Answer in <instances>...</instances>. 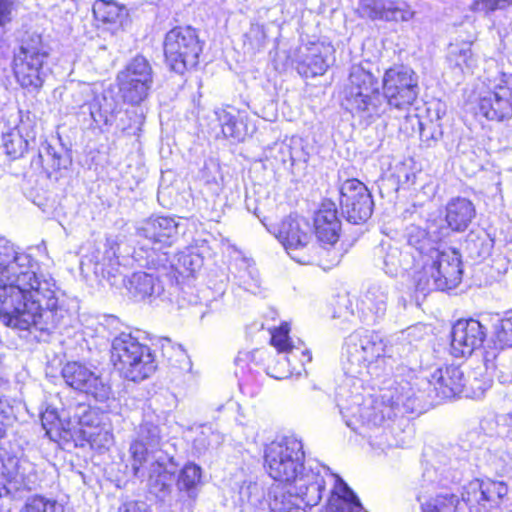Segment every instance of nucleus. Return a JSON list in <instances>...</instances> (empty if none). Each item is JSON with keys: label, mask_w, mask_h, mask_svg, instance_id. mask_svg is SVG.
I'll list each match as a JSON object with an SVG mask.
<instances>
[{"label": "nucleus", "mask_w": 512, "mask_h": 512, "mask_svg": "<svg viewBox=\"0 0 512 512\" xmlns=\"http://www.w3.org/2000/svg\"><path fill=\"white\" fill-rule=\"evenodd\" d=\"M112 360L124 378L133 382L144 381L157 370L150 347L130 334H121L113 340Z\"/></svg>", "instance_id": "423d86ee"}, {"label": "nucleus", "mask_w": 512, "mask_h": 512, "mask_svg": "<svg viewBox=\"0 0 512 512\" xmlns=\"http://www.w3.org/2000/svg\"><path fill=\"white\" fill-rule=\"evenodd\" d=\"M178 226L170 217L149 218L138 228V234L153 243L171 245L178 233Z\"/></svg>", "instance_id": "393cba45"}, {"label": "nucleus", "mask_w": 512, "mask_h": 512, "mask_svg": "<svg viewBox=\"0 0 512 512\" xmlns=\"http://www.w3.org/2000/svg\"><path fill=\"white\" fill-rule=\"evenodd\" d=\"M222 440V436L219 433L207 428L202 430L194 439L193 448L198 456H201L210 450L216 449L221 444Z\"/></svg>", "instance_id": "58836bf2"}, {"label": "nucleus", "mask_w": 512, "mask_h": 512, "mask_svg": "<svg viewBox=\"0 0 512 512\" xmlns=\"http://www.w3.org/2000/svg\"><path fill=\"white\" fill-rule=\"evenodd\" d=\"M160 431L158 426L152 423H143L139 427L138 437L134 441H141L150 448H157L160 444Z\"/></svg>", "instance_id": "a18cd8bd"}, {"label": "nucleus", "mask_w": 512, "mask_h": 512, "mask_svg": "<svg viewBox=\"0 0 512 512\" xmlns=\"http://www.w3.org/2000/svg\"><path fill=\"white\" fill-rule=\"evenodd\" d=\"M457 388V400L470 399L482 400L486 395V389L482 386H455Z\"/></svg>", "instance_id": "603ef678"}, {"label": "nucleus", "mask_w": 512, "mask_h": 512, "mask_svg": "<svg viewBox=\"0 0 512 512\" xmlns=\"http://www.w3.org/2000/svg\"><path fill=\"white\" fill-rule=\"evenodd\" d=\"M417 500L420 502L422 512H456L460 502L458 496L450 493L429 498L419 495Z\"/></svg>", "instance_id": "f704fd0d"}, {"label": "nucleus", "mask_w": 512, "mask_h": 512, "mask_svg": "<svg viewBox=\"0 0 512 512\" xmlns=\"http://www.w3.org/2000/svg\"><path fill=\"white\" fill-rule=\"evenodd\" d=\"M119 89L125 101L139 104L145 100L153 84V70L149 61L138 55L117 75Z\"/></svg>", "instance_id": "ddd939ff"}, {"label": "nucleus", "mask_w": 512, "mask_h": 512, "mask_svg": "<svg viewBox=\"0 0 512 512\" xmlns=\"http://www.w3.org/2000/svg\"><path fill=\"white\" fill-rule=\"evenodd\" d=\"M428 396L432 405H439L444 402L456 401L457 388L455 386H429Z\"/></svg>", "instance_id": "c03bdc74"}, {"label": "nucleus", "mask_w": 512, "mask_h": 512, "mask_svg": "<svg viewBox=\"0 0 512 512\" xmlns=\"http://www.w3.org/2000/svg\"><path fill=\"white\" fill-rule=\"evenodd\" d=\"M154 450L144 442L133 441L129 447L130 462L134 477L141 481L145 476L142 467L149 463L147 487L151 493L160 496L170 490L174 471L168 469L165 458L155 456Z\"/></svg>", "instance_id": "1a4fd4ad"}, {"label": "nucleus", "mask_w": 512, "mask_h": 512, "mask_svg": "<svg viewBox=\"0 0 512 512\" xmlns=\"http://www.w3.org/2000/svg\"><path fill=\"white\" fill-rule=\"evenodd\" d=\"M62 376L66 384H88L100 379L96 368L91 369L79 362H68L62 369Z\"/></svg>", "instance_id": "72a5a7b5"}, {"label": "nucleus", "mask_w": 512, "mask_h": 512, "mask_svg": "<svg viewBox=\"0 0 512 512\" xmlns=\"http://www.w3.org/2000/svg\"><path fill=\"white\" fill-rule=\"evenodd\" d=\"M340 206L347 221L360 224L371 217L374 202L364 183L357 179H348L340 187Z\"/></svg>", "instance_id": "2eb2a0df"}, {"label": "nucleus", "mask_w": 512, "mask_h": 512, "mask_svg": "<svg viewBox=\"0 0 512 512\" xmlns=\"http://www.w3.org/2000/svg\"><path fill=\"white\" fill-rule=\"evenodd\" d=\"M450 58L459 67H471L473 64L471 43H463L461 46H452Z\"/></svg>", "instance_id": "de8ad7c7"}, {"label": "nucleus", "mask_w": 512, "mask_h": 512, "mask_svg": "<svg viewBox=\"0 0 512 512\" xmlns=\"http://www.w3.org/2000/svg\"><path fill=\"white\" fill-rule=\"evenodd\" d=\"M161 349L164 357L171 362L172 365H175L173 362V357H175V362H179V367L181 369H191V361L186 351L183 349L181 345L172 344L171 340L168 338H164L161 340Z\"/></svg>", "instance_id": "4c0bfd02"}, {"label": "nucleus", "mask_w": 512, "mask_h": 512, "mask_svg": "<svg viewBox=\"0 0 512 512\" xmlns=\"http://www.w3.org/2000/svg\"><path fill=\"white\" fill-rule=\"evenodd\" d=\"M106 416L95 408L79 404L70 426L71 440L76 446L89 444L92 448H102L112 441V434L106 428Z\"/></svg>", "instance_id": "9b49d317"}, {"label": "nucleus", "mask_w": 512, "mask_h": 512, "mask_svg": "<svg viewBox=\"0 0 512 512\" xmlns=\"http://www.w3.org/2000/svg\"><path fill=\"white\" fill-rule=\"evenodd\" d=\"M201 477V467L194 463H187L179 473L176 483L178 490L185 492L189 498H196Z\"/></svg>", "instance_id": "c9c22d12"}, {"label": "nucleus", "mask_w": 512, "mask_h": 512, "mask_svg": "<svg viewBox=\"0 0 512 512\" xmlns=\"http://www.w3.org/2000/svg\"><path fill=\"white\" fill-rule=\"evenodd\" d=\"M89 111L96 124L111 125L121 111V102L113 92L107 91L89 103Z\"/></svg>", "instance_id": "bb28decb"}, {"label": "nucleus", "mask_w": 512, "mask_h": 512, "mask_svg": "<svg viewBox=\"0 0 512 512\" xmlns=\"http://www.w3.org/2000/svg\"><path fill=\"white\" fill-rule=\"evenodd\" d=\"M387 290L380 285H371L359 305V318L363 323H375L382 318L387 309Z\"/></svg>", "instance_id": "5701e85b"}, {"label": "nucleus", "mask_w": 512, "mask_h": 512, "mask_svg": "<svg viewBox=\"0 0 512 512\" xmlns=\"http://www.w3.org/2000/svg\"><path fill=\"white\" fill-rule=\"evenodd\" d=\"M2 146L5 154L15 160L25 154L28 148V141L22 136L19 128L3 135Z\"/></svg>", "instance_id": "e433bc0d"}, {"label": "nucleus", "mask_w": 512, "mask_h": 512, "mask_svg": "<svg viewBox=\"0 0 512 512\" xmlns=\"http://www.w3.org/2000/svg\"><path fill=\"white\" fill-rule=\"evenodd\" d=\"M363 17L387 22H408L415 16L411 5L404 0H368L361 6Z\"/></svg>", "instance_id": "a211bd4d"}, {"label": "nucleus", "mask_w": 512, "mask_h": 512, "mask_svg": "<svg viewBox=\"0 0 512 512\" xmlns=\"http://www.w3.org/2000/svg\"><path fill=\"white\" fill-rule=\"evenodd\" d=\"M345 107L361 118L370 119L383 113V96L376 77L360 65L352 66L345 89Z\"/></svg>", "instance_id": "0eeeda50"}, {"label": "nucleus", "mask_w": 512, "mask_h": 512, "mask_svg": "<svg viewBox=\"0 0 512 512\" xmlns=\"http://www.w3.org/2000/svg\"><path fill=\"white\" fill-rule=\"evenodd\" d=\"M303 354L308 356V361H311V355L308 351L303 352Z\"/></svg>", "instance_id": "0e129e2a"}, {"label": "nucleus", "mask_w": 512, "mask_h": 512, "mask_svg": "<svg viewBox=\"0 0 512 512\" xmlns=\"http://www.w3.org/2000/svg\"><path fill=\"white\" fill-rule=\"evenodd\" d=\"M68 163L66 153L62 149H56L47 141L41 143L38 155L33 160V164L42 168L48 177L61 168H66Z\"/></svg>", "instance_id": "c85d7f7f"}, {"label": "nucleus", "mask_w": 512, "mask_h": 512, "mask_svg": "<svg viewBox=\"0 0 512 512\" xmlns=\"http://www.w3.org/2000/svg\"><path fill=\"white\" fill-rule=\"evenodd\" d=\"M13 9L12 0H0V43L2 42L3 29L2 27L11 21V13Z\"/></svg>", "instance_id": "5fc2aeb1"}, {"label": "nucleus", "mask_w": 512, "mask_h": 512, "mask_svg": "<svg viewBox=\"0 0 512 512\" xmlns=\"http://www.w3.org/2000/svg\"><path fill=\"white\" fill-rule=\"evenodd\" d=\"M414 274L418 292L427 295L432 291H445L457 287L462 280V262L460 254L453 249L429 254Z\"/></svg>", "instance_id": "20e7f679"}, {"label": "nucleus", "mask_w": 512, "mask_h": 512, "mask_svg": "<svg viewBox=\"0 0 512 512\" xmlns=\"http://www.w3.org/2000/svg\"><path fill=\"white\" fill-rule=\"evenodd\" d=\"M30 463L15 456L2 461L0 471V497L13 495L25 484L26 470Z\"/></svg>", "instance_id": "4be33fe9"}, {"label": "nucleus", "mask_w": 512, "mask_h": 512, "mask_svg": "<svg viewBox=\"0 0 512 512\" xmlns=\"http://www.w3.org/2000/svg\"><path fill=\"white\" fill-rule=\"evenodd\" d=\"M328 47L321 43L301 45L295 54L296 69L304 77L323 75L329 67Z\"/></svg>", "instance_id": "aec40b11"}, {"label": "nucleus", "mask_w": 512, "mask_h": 512, "mask_svg": "<svg viewBox=\"0 0 512 512\" xmlns=\"http://www.w3.org/2000/svg\"><path fill=\"white\" fill-rule=\"evenodd\" d=\"M464 380V373L459 366H446L444 368H437L428 379L430 384H458Z\"/></svg>", "instance_id": "ea45409f"}, {"label": "nucleus", "mask_w": 512, "mask_h": 512, "mask_svg": "<svg viewBox=\"0 0 512 512\" xmlns=\"http://www.w3.org/2000/svg\"><path fill=\"white\" fill-rule=\"evenodd\" d=\"M495 338L501 348L512 347V317L500 321L496 326Z\"/></svg>", "instance_id": "09e8293b"}, {"label": "nucleus", "mask_w": 512, "mask_h": 512, "mask_svg": "<svg viewBox=\"0 0 512 512\" xmlns=\"http://www.w3.org/2000/svg\"><path fill=\"white\" fill-rule=\"evenodd\" d=\"M463 500L478 503L484 508L498 507L508 494V486L501 481L474 479L464 488Z\"/></svg>", "instance_id": "6ab92c4d"}, {"label": "nucleus", "mask_w": 512, "mask_h": 512, "mask_svg": "<svg viewBox=\"0 0 512 512\" xmlns=\"http://www.w3.org/2000/svg\"><path fill=\"white\" fill-rule=\"evenodd\" d=\"M480 429L490 437H512V414L485 417L480 422Z\"/></svg>", "instance_id": "473e14b6"}, {"label": "nucleus", "mask_w": 512, "mask_h": 512, "mask_svg": "<svg viewBox=\"0 0 512 512\" xmlns=\"http://www.w3.org/2000/svg\"><path fill=\"white\" fill-rule=\"evenodd\" d=\"M500 384H512V379H508L506 375H502L498 378Z\"/></svg>", "instance_id": "052dcab7"}, {"label": "nucleus", "mask_w": 512, "mask_h": 512, "mask_svg": "<svg viewBox=\"0 0 512 512\" xmlns=\"http://www.w3.org/2000/svg\"><path fill=\"white\" fill-rule=\"evenodd\" d=\"M476 215L474 204L467 198L456 197L451 199L446 206V222L448 226L457 232L465 231Z\"/></svg>", "instance_id": "a878e982"}, {"label": "nucleus", "mask_w": 512, "mask_h": 512, "mask_svg": "<svg viewBox=\"0 0 512 512\" xmlns=\"http://www.w3.org/2000/svg\"><path fill=\"white\" fill-rule=\"evenodd\" d=\"M126 288L135 299H145L160 295L163 288L157 278L145 272L134 273L126 283Z\"/></svg>", "instance_id": "7c9ffc66"}, {"label": "nucleus", "mask_w": 512, "mask_h": 512, "mask_svg": "<svg viewBox=\"0 0 512 512\" xmlns=\"http://www.w3.org/2000/svg\"><path fill=\"white\" fill-rule=\"evenodd\" d=\"M107 277L108 279H110V277H113L114 279H116L117 275L116 273L113 274V272H110L109 270L107 271Z\"/></svg>", "instance_id": "e2e57ef3"}, {"label": "nucleus", "mask_w": 512, "mask_h": 512, "mask_svg": "<svg viewBox=\"0 0 512 512\" xmlns=\"http://www.w3.org/2000/svg\"><path fill=\"white\" fill-rule=\"evenodd\" d=\"M381 252H385L383 255V268L387 274L396 276L402 270L409 268L410 251L403 252L398 247L388 244L387 247L382 245Z\"/></svg>", "instance_id": "2f4dec72"}, {"label": "nucleus", "mask_w": 512, "mask_h": 512, "mask_svg": "<svg viewBox=\"0 0 512 512\" xmlns=\"http://www.w3.org/2000/svg\"><path fill=\"white\" fill-rule=\"evenodd\" d=\"M334 481V487L328 500V512H360L362 505L355 493L336 474L329 471L325 478Z\"/></svg>", "instance_id": "b1692460"}, {"label": "nucleus", "mask_w": 512, "mask_h": 512, "mask_svg": "<svg viewBox=\"0 0 512 512\" xmlns=\"http://www.w3.org/2000/svg\"><path fill=\"white\" fill-rule=\"evenodd\" d=\"M9 409L8 405L0 398V438H2L6 431V421L8 416L6 410Z\"/></svg>", "instance_id": "13d9d810"}, {"label": "nucleus", "mask_w": 512, "mask_h": 512, "mask_svg": "<svg viewBox=\"0 0 512 512\" xmlns=\"http://www.w3.org/2000/svg\"><path fill=\"white\" fill-rule=\"evenodd\" d=\"M407 244L409 248H414L418 256L412 255V258L418 265L433 254L438 248L435 246V241L432 240L427 231L419 226L411 225L407 227L406 234Z\"/></svg>", "instance_id": "c756f323"}, {"label": "nucleus", "mask_w": 512, "mask_h": 512, "mask_svg": "<svg viewBox=\"0 0 512 512\" xmlns=\"http://www.w3.org/2000/svg\"><path fill=\"white\" fill-rule=\"evenodd\" d=\"M442 136L440 124L431 120L428 124L420 122V139L427 147L432 146Z\"/></svg>", "instance_id": "8fccbe9b"}, {"label": "nucleus", "mask_w": 512, "mask_h": 512, "mask_svg": "<svg viewBox=\"0 0 512 512\" xmlns=\"http://www.w3.org/2000/svg\"><path fill=\"white\" fill-rule=\"evenodd\" d=\"M351 302L347 298H342L337 302V307L334 312V318H342L344 321H350L353 316V311L350 309Z\"/></svg>", "instance_id": "6e6d98bb"}, {"label": "nucleus", "mask_w": 512, "mask_h": 512, "mask_svg": "<svg viewBox=\"0 0 512 512\" xmlns=\"http://www.w3.org/2000/svg\"><path fill=\"white\" fill-rule=\"evenodd\" d=\"M303 443L295 436H284L268 444L264 451V466L275 481L292 487L290 493L307 506H316L325 490V475L329 468L320 463L304 465Z\"/></svg>", "instance_id": "f03ea898"}, {"label": "nucleus", "mask_w": 512, "mask_h": 512, "mask_svg": "<svg viewBox=\"0 0 512 512\" xmlns=\"http://www.w3.org/2000/svg\"><path fill=\"white\" fill-rule=\"evenodd\" d=\"M21 512H63V508L54 499L34 495L27 499Z\"/></svg>", "instance_id": "a19ab883"}, {"label": "nucleus", "mask_w": 512, "mask_h": 512, "mask_svg": "<svg viewBox=\"0 0 512 512\" xmlns=\"http://www.w3.org/2000/svg\"><path fill=\"white\" fill-rule=\"evenodd\" d=\"M383 91V112L385 100L390 107L406 110L418 96V76L407 66H394L384 74Z\"/></svg>", "instance_id": "f8f14e48"}, {"label": "nucleus", "mask_w": 512, "mask_h": 512, "mask_svg": "<svg viewBox=\"0 0 512 512\" xmlns=\"http://www.w3.org/2000/svg\"><path fill=\"white\" fill-rule=\"evenodd\" d=\"M215 114L217 116V119L222 127V132L224 134L225 137L228 138V132H227V128L230 127V128H234L237 120H238V115H234L232 114L230 111L226 110V109H218L215 111Z\"/></svg>", "instance_id": "864d4df0"}, {"label": "nucleus", "mask_w": 512, "mask_h": 512, "mask_svg": "<svg viewBox=\"0 0 512 512\" xmlns=\"http://www.w3.org/2000/svg\"><path fill=\"white\" fill-rule=\"evenodd\" d=\"M485 338L486 329L478 320H458L451 331V353L455 357L470 356Z\"/></svg>", "instance_id": "f3484780"}, {"label": "nucleus", "mask_w": 512, "mask_h": 512, "mask_svg": "<svg viewBox=\"0 0 512 512\" xmlns=\"http://www.w3.org/2000/svg\"><path fill=\"white\" fill-rule=\"evenodd\" d=\"M50 46L41 34L26 33L14 52L13 71L21 87L38 91L45 81L44 65L50 56Z\"/></svg>", "instance_id": "39448f33"}, {"label": "nucleus", "mask_w": 512, "mask_h": 512, "mask_svg": "<svg viewBox=\"0 0 512 512\" xmlns=\"http://www.w3.org/2000/svg\"><path fill=\"white\" fill-rule=\"evenodd\" d=\"M277 237L294 260L302 264L311 262L309 256L299 254L307 248L312 239L311 225L305 218H285L280 224Z\"/></svg>", "instance_id": "dca6fc26"}, {"label": "nucleus", "mask_w": 512, "mask_h": 512, "mask_svg": "<svg viewBox=\"0 0 512 512\" xmlns=\"http://www.w3.org/2000/svg\"><path fill=\"white\" fill-rule=\"evenodd\" d=\"M179 263L185 268V270L189 273H194L201 265V259L198 255L194 254H183L179 258Z\"/></svg>", "instance_id": "4d7b16f0"}, {"label": "nucleus", "mask_w": 512, "mask_h": 512, "mask_svg": "<svg viewBox=\"0 0 512 512\" xmlns=\"http://www.w3.org/2000/svg\"><path fill=\"white\" fill-rule=\"evenodd\" d=\"M439 112H440V104L438 103L437 107H436V121H439L441 118Z\"/></svg>", "instance_id": "680f3d73"}, {"label": "nucleus", "mask_w": 512, "mask_h": 512, "mask_svg": "<svg viewBox=\"0 0 512 512\" xmlns=\"http://www.w3.org/2000/svg\"><path fill=\"white\" fill-rule=\"evenodd\" d=\"M478 113L488 120L503 121L512 116V75H503L497 82L479 92Z\"/></svg>", "instance_id": "4468645a"}, {"label": "nucleus", "mask_w": 512, "mask_h": 512, "mask_svg": "<svg viewBox=\"0 0 512 512\" xmlns=\"http://www.w3.org/2000/svg\"><path fill=\"white\" fill-rule=\"evenodd\" d=\"M315 234L324 244L334 245L340 236L341 222L337 216L335 203L324 201L315 214Z\"/></svg>", "instance_id": "412c9836"}, {"label": "nucleus", "mask_w": 512, "mask_h": 512, "mask_svg": "<svg viewBox=\"0 0 512 512\" xmlns=\"http://www.w3.org/2000/svg\"><path fill=\"white\" fill-rule=\"evenodd\" d=\"M290 327L288 323H283L280 327L272 331L271 344L278 350V352H292L297 346L292 343L289 337Z\"/></svg>", "instance_id": "79ce46f5"}, {"label": "nucleus", "mask_w": 512, "mask_h": 512, "mask_svg": "<svg viewBox=\"0 0 512 512\" xmlns=\"http://www.w3.org/2000/svg\"><path fill=\"white\" fill-rule=\"evenodd\" d=\"M244 45L253 53L262 49L266 43V33L263 25L252 24L245 35Z\"/></svg>", "instance_id": "37998d69"}, {"label": "nucleus", "mask_w": 512, "mask_h": 512, "mask_svg": "<svg viewBox=\"0 0 512 512\" xmlns=\"http://www.w3.org/2000/svg\"><path fill=\"white\" fill-rule=\"evenodd\" d=\"M41 424L51 440H63L65 442L71 440L70 426L72 425V419L59 415L55 408H46L41 414Z\"/></svg>", "instance_id": "cd10ccee"}, {"label": "nucleus", "mask_w": 512, "mask_h": 512, "mask_svg": "<svg viewBox=\"0 0 512 512\" xmlns=\"http://www.w3.org/2000/svg\"><path fill=\"white\" fill-rule=\"evenodd\" d=\"M205 186L213 195H216V196L219 195V193L221 191V185L216 180L215 177H213L212 179H206Z\"/></svg>", "instance_id": "bf43d9fd"}, {"label": "nucleus", "mask_w": 512, "mask_h": 512, "mask_svg": "<svg viewBox=\"0 0 512 512\" xmlns=\"http://www.w3.org/2000/svg\"><path fill=\"white\" fill-rule=\"evenodd\" d=\"M203 46L196 29L191 26L175 27L164 39V55L167 65L176 73L197 66Z\"/></svg>", "instance_id": "6e6552de"}, {"label": "nucleus", "mask_w": 512, "mask_h": 512, "mask_svg": "<svg viewBox=\"0 0 512 512\" xmlns=\"http://www.w3.org/2000/svg\"><path fill=\"white\" fill-rule=\"evenodd\" d=\"M360 400V396H355L352 404H348L342 397L337 398V405L345 419L346 425L353 430L357 429V423L368 426L381 425L386 418L390 419L392 415H394V409L400 410V405H402L405 410L414 409L409 404L410 399L407 400V403H404L400 398H397L392 401L391 406L385 405L384 402H374L371 400L360 404Z\"/></svg>", "instance_id": "9d476101"}, {"label": "nucleus", "mask_w": 512, "mask_h": 512, "mask_svg": "<svg viewBox=\"0 0 512 512\" xmlns=\"http://www.w3.org/2000/svg\"><path fill=\"white\" fill-rule=\"evenodd\" d=\"M255 131L254 125H250L247 121L246 115L238 113V120L234 128H227L228 138L236 141H244L246 137L252 135Z\"/></svg>", "instance_id": "49530a36"}, {"label": "nucleus", "mask_w": 512, "mask_h": 512, "mask_svg": "<svg viewBox=\"0 0 512 512\" xmlns=\"http://www.w3.org/2000/svg\"><path fill=\"white\" fill-rule=\"evenodd\" d=\"M343 370L351 379L369 373V367L381 359L390 357L388 341L378 332L357 329L349 334L342 347Z\"/></svg>", "instance_id": "7ed1b4c3"}, {"label": "nucleus", "mask_w": 512, "mask_h": 512, "mask_svg": "<svg viewBox=\"0 0 512 512\" xmlns=\"http://www.w3.org/2000/svg\"><path fill=\"white\" fill-rule=\"evenodd\" d=\"M512 5V0H475L471 9L475 12L488 14Z\"/></svg>", "instance_id": "3c124183"}, {"label": "nucleus", "mask_w": 512, "mask_h": 512, "mask_svg": "<svg viewBox=\"0 0 512 512\" xmlns=\"http://www.w3.org/2000/svg\"><path fill=\"white\" fill-rule=\"evenodd\" d=\"M51 275L35 272L26 255L0 248V321L19 330L51 333L65 311Z\"/></svg>", "instance_id": "f257e3e1"}]
</instances>
